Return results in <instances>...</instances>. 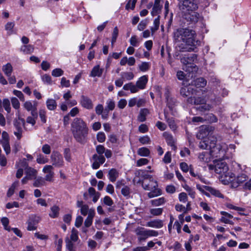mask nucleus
<instances>
[{"mask_svg":"<svg viewBox=\"0 0 251 251\" xmlns=\"http://www.w3.org/2000/svg\"><path fill=\"white\" fill-rule=\"evenodd\" d=\"M174 40L180 51H195L200 42L197 39L195 30L180 28L174 32Z\"/></svg>","mask_w":251,"mask_h":251,"instance_id":"nucleus-1","label":"nucleus"},{"mask_svg":"<svg viewBox=\"0 0 251 251\" xmlns=\"http://www.w3.org/2000/svg\"><path fill=\"white\" fill-rule=\"evenodd\" d=\"M217 142V139L216 136H211V138L208 140L201 141L199 146L201 149H209L213 158H222L228 150L227 145L223 142L216 144Z\"/></svg>","mask_w":251,"mask_h":251,"instance_id":"nucleus-2","label":"nucleus"},{"mask_svg":"<svg viewBox=\"0 0 251 251\" xmlns=\"http://www.w3.org/2000/svg\"><path fill=\"white\" fill-rule=\"evenodd\" d=\"M210 169H214L216 173L221 175L222 181L229 182L232 181V173L228 172V167L226 163L223 160H217L214 162V165H209Z\"/></svg>","mask_w":251,"mask_h":251,"instance_id":"nucleus-3","label":"nucleus"},{"mask_svg":"<svg viewBox=\"0 0 251 251\" xmlns=\"http://www.w3.org/2000/svg\"><path fill=\"white\" fill-rule=\"evenodd\" d=\"M143 176L144 177L142 183L143 188L146 190L150 191L148 194V197L151 198L160 195L161 191L158 188L157 182L152 176L149 175H145Z\"/></svg>","mask_w":251,"mask_h":251,"instance_id":"nucleus-4","label":"nucleus"},{"mask_svg":"<svg viewBox=\"0 0 251 251\" xmlns=\"http://www.w3.org/2000/svg\"><path fill=\"white\" fill-rule=\"evenodd\" d=\"M197 55L196 54L185 55L182 57L181 58V62L186 65L183 68V69L189 73L196 72L198 67L196 65L192 64V63L194 62L197 59Z\"/></svg>","mask_w":251,"mask_h":251,"instance_id":"nucleus-5","label":"nucleus"},{"mask_svg":"<svg viewBox=\"0 0 251 251\" xmlns=\"http://www.w3.org/2000/svg\"><path fill=\"white\" fill-rule=\"evenodd\" d=\"M214 126H200V129L197 134V137L199 139L208 140L213 135Z\"/></svg>","mask_w":251,"mask_h":251,"instance_id":"nucleus-6","label":"nucleus"},{"mask_svg":"<svg viewBox=\"0 0 251 251\" xmlns=\"http://www.w3.org/2000/svg\"><path fill=\"white\" fill-rule=\"evenodd\" d=\"M72 132L75 139L79 142L84 141L88 132L86 126H72Z\"/></svg>","mask_w":251,"mask_h":251,"instance_id":"nucleus-7","label":"nucleus"},{"mask_svg":"<svg viewBox=\"0 0 251 251\" xmlns=\"http://www.w3.org/2000/svg\"><path fill=\"white\" fill-rule=\"evenodd\" d=\"M179 9L183 12L186 13L191 10H196L198 8L197 4L192 0H178Z\"/></svg>","mask_w":251,"mask_h":251,"instance_id":"nucleus-8","label":"nucleus"},{"mask_svg":"<svg viewBox=\"0 0 251 251\" xmlns=\"http://www.w3.org/2000/svg\"><path fill=\"white\" fill-rule=\"evenodd\" d=\"M184 17L189 23V24H195L201 18L200 14L196 12L195 10L187 12L184 14Z\"/></svg>","mask_w":251,"mask_h":251,"instance_id":"nucleus-9","label":"nucleus"},{"mask_svg":"<svg viewBox=\"0 0 251 251\" xmlns=\"http://www.w3.org/2000/svg\"><path fill=\"white\" fill-rule=\"evenodd\" d=\"M52 165L57 167H61L64 165V161L61 154L58 152H53L50 156Z\"/></svg>","mask_w":251,"mask_h":251,"instance_id":"nucleus-10","label":"nucleus"},{"mask_svg":"<svg viewBox=\"0 0 251 251\" xmlns=\"http://www.w3.org/2000/svg\"><path fill=\"white\" fill-rule=\"evenodd\" d=\"M234 174L232 175V181H229L232 183V186L236 188L240 184L245 182L248 178L247 175L244 173H241L237 175L236 178H234Z\"/></svg>","mask_w":251,"mask_h":251,"instance_id":"nucleus-11","label":"nucleus"},{"mask_svg":"<svg viewBox=\"0 0 251 251\" xmlns=\"http://www.w3.org/2000/svg\"><path fill=\"white\" fill-rule=\"evenodd\" d=\"M147 229L142 227H137L135 232L138 236V240L140 241H145L148 238Z\"/></svg>","mask_w":251,"mask_h":251,"instance_id":"nucleus-12","label":"nucleus"},{"mask_svg":"<svg viewBox=\"0 0 251 251\" xmlns=\"http://www.w3.org/2000/svg\"><path fill=\"white\" fill-rule=\"evenodd\" d=\"M80 103L82 107L87 109H91L93 107L91 100L84 95H82L80 97Z\"/></svg>","mask_w":251,"mask_h":251,"instance_id":"nucleus-13","label":"nucleus"},{"mask_svg":"<svg viewBox=\"0 0 251 251\" xmlns=\"http://www.w3.org/2000/svg\"><path fill=\"white\" fill-rule=\"evenodd\" d=\"M148 81V77L146 75H143L138 78L135 84L138 91L146 88Z\"/></svg>","mask_w":251,"mask_h":251,"instance_id":"nucleus-14","label":"nucleus"},{"mask_svg":"<svg viewBox=\"0 0 251 251\" xmlns=\"http://www.w3.org/2000/svg\"><path fill=\"white\" fill-rule=\"evenodd\" d=\"M76 206L80 208V213L83 216L89 215L91 210H95L93 208H89L88 205L84 204L82 201H77L76 202Z\"/></svg>","mask_w":251,"mask_h":251,"instance_id":"nucleus-15","label":"nucleus"},{"mask_svg":"<svg viewBox=\"0 0 251 251\" xmlns=\"http://www.w3.org/2000/svg\"><path fill=\"white\" fill-rule=\"evenodd\" d=\"M53 167L51 165H46L43 169V171L44 173H46L47 175L45 177V179L46 181H51L52 178L54 176V173L52 171Z\"/></svg>","mask_w":251,"mask_h":251,"instance_id":"nucleus-16","label":"nucleus"},{"mask_svg":"<svg viewBox=\"0 0 251 251\" xmlns=\"http://www.w3.org/2000/svg\"><path fill=\"white\" fill-rule=\"evenodd\" d=\"M198 158L200 161L203 163H208L213 158L209 151H204L200 153Z\"/></svg>","mask_w":251,"mask_h":251,"instance_id":"nucleus-17","label":"nucleus"},{"mask_svg":"<svg viewBox=\"0 0 251 251\" xmlns=\"http://www.w3.org/2000/svg\"><path fill=\"white\" fill-rule=\"evenodd\" d=\"M95 111L97 115H100L103 119H106L108 117L107 110L104 109L103 105L101 104H98L96 106Z\"/></svg>","mask_w":251,"mask_h":251,"instance_id":"nucleus-18","label":"nucleus"},{"mask_svg":"<svg viewBox=\"0 0 251 251\" xmlns=\"http://www.w3.org/2000/svg\"><path fill=\"white\" fill-rule=\"evenodd\" d=\"M188 102L196 105H202L206 102V100L202 97H189L187 100Z\"/></svg>","mask_w":251,"mask_h":251,"instance_id":"nucleus-19","label":"nucleus"},{"mask_svg":"<svg viewBox=\"0 0 251 251\" xmlns=\"http://www.w3.org/2000/svg\"><path fill=\"white\" fill-rule=\"evenodd\" d=\"M160 1L161 0H155L154 5L151 12V14L152 16H156L160 13L162 8V6L160 4Z\"/></svg>","mask_w":251,"mask_h":251,"instance_id":"nucleus-20","label":"nucleus"},{"mask_svg":"<svg viewBox=\"0 0 251 251\" xmlns=\"http://www.w3.org/2000/svg\"><path fill=\"white\" fill-rule=\"evenodd\" d=\"M195 92L196 90H194L190 86L182 87L180 90V94L185 97H188L191 94H195Z\"/></svg>","mask_w":251,"mask_h":251,"instance_id":"nucleus-21","label":"nucleus"},{"mask_svg":"<svg viewBox=\"0 0 251 251\" xmlns=\"http://www.w3.org/2000/svg\"><path fill=\"white\" fill-rule=\"evenodd\" d=\"M103 72V69L100 68L99 65H97L93 68L90 74V76L93 77L96 76L101 77Z\"/></svg>","mask_w":251,"mask_h":251,"instance_id":"nucleus-22","label":"nucleus"},{"mask_svg":"<svg viewBox=\"0 0 251 251\" xmlns=\"http://www.w3.org/2000/svg\"><path fill=\"white\" fill-rule=\"evenodd\" d=\"M207 84L206 80L203 77H199L192 82V85L197 88H203Z\"/></svg>","mask_w":251,"mask_h":251,"instance_id":"nucleus-23","label":"nucleus"},{"mask_svg":"<svg viewBox=\"0 0 251 251\" xmlns=\"http://www.w3.org/2000/svg\"><path fill=\"white\" fill-rule=\"evenodd\" d=\"M163 136L165 138L168 145L172 147V150H176V147L175 145V141L172 135L165 132L163 133Z\"/></svg>","mask_w":251,"mask_h":251,"instance_id":"nucleus-24","label":"nucleus"},{"mask_svg":"<svg viewBox=\"0 0 251 251\" xmlns=\"http://www.w3.org/2000/svg\"><path fill=\"white\" fill-rule=\"evenodd\" d=\"M123 89L126 91H130L131 93H136L139 92L136 86V84H134L132 82L125 84Z\"/></svg>","mask_w":251,"mask_h":251,"instance_id":"nucleus-25","label":"nucleus"},{"mask_svg":"<svg viewBox=\"0 0 251 251\" xmlns=\"http://www.w3.org/2000/svg\"><path fill=\"white\" fill-rule=\"evenodd\" d=\"M163 222L160 220H155L148 222L146 226L151 227H154L157 228H161L163 226Z\"/></svg>","mask_w":251,"mask_h":251,"instance_id":"nucleus-26","label":"nucleus"},{"mask_svg":"<svg viewBox=\"0 0 251 251\" xmlns=\"http://www.w3.org/2000/svg\"><path fill=\"white\" fill-rule=\"evenodd\" d=\"M26 176L28 177L29 179L36 178L37 175V172L34 169L31 167H28L25 170Z\"/></svg>","mask_w":251,"mask_h":251,"instance_id":"nucleus-27","label":"nucleus"},{"mask_svg":"<svg viewBox=\"0 0 251 251\" xmlns=\"http://www.w3.org/2000/svg\"><path fill=\"white\" fill-rule=\"evenodd\" d=\"M95 215V210H91L89 215H88L87 218L85 219L84 222V225L86 227H89L90 226L93 222V219Z\"/></svg>","mask_w":251,"mask_h":251,"instance_id":"nucleus-28","label":"nucleus"},{"mask_svg":"<svg viewBox=\"0 0 251 251\" xmlns=\"http://www.w3.org/2000/svg\"><path fill=\"white\" fill-rule=\"evenodd\" d=\"M15 23L13 22H9L5 25V29L7 31V34L8 35H11L16 33V31H14Z\"/></svg>","mask_w":251,"mask_h":251,"instance_id":"nucleus-29","label":"nucleus"},{"mask_svg":"<svg viewBox=\"0 0 251 251\" xmlns=\"http://www.w3.org/2000/svg\"><path fill=\"white\" fill-rule=\"evenodd\" d=\"M2 70L7 77H9L13 72V67L10 63H7L2 66Z\"/></svg>","mask_w":251,"mask_h":251,"instance_id":"nucleus-30","label":"nucleus"},{"mask_svg":"<svg viewBox=\"0 0 251 251\" xmlns=\"http://www.w3.org/2000/svg\"><path fill=\"white\" fill-rule=\"evenodd\" d=\"M205 189L209 192L212 195L218 198H224V195L218 190L215 189L209 186H205Z\"/></svg>","mask_w":251,"mask_h":251,"instance_id":"nucleus-31","label":"nucleus"},{"mask_svg":"<svg viewBox=\"0 0 251 251\" xmlns=\"http://www.w3.org/2000/svg\"><path fill=\"white\" fill-rule=\"evenodd\" d=\"M115 107V102L112 99H108L106 101L105 110H107L108 116L110 111H112Z\"/></svg>","mask_w":251,"mask_h":251,"instance_id":"nucleus-32","label":"nucleus"},{"mask_svg":"<svg viewBox=\"0 0 251 251\" xmlns=\"http://www.w3.org/2000/svg\"><path fill=\"white\" fill-rule=\"evenodd\" d=\"M221 214L222 215L224 216L221 218L220 220L222 222L224 223L225 224L231 223V221L230 220V219L232 218L233 216L231 214L225 211H221Z\"/></svg>","mask_w":251,"mask_h":251,"instance_id":"nucleus-33","label":"nucleus"},{"mask_svg":"<svg viewBox=\"0 0 251 251\" xmlns=\"http://www.w3.org/2000/svg\"><path fill=\"white\" fill-rule=\"evenodd\" d=\"M119 176V173L115 169H111L108 173V178L109 180L113 182H115Z\"/></svg>","mask_w":251,"mask_h":251,"instance_id":"nucleus-34","label":"nucleus"},{"mask_svg":"<svg viewBox=\"0 0 251 251\" xmlns=\"http://www.w3.org/2000/svg\"><path fill=\"white\" fill-rule=\"evenodd\" d=\"M150 113L149 110L147 108L141 109L138 116V120L140 122H144L146 120V116Z\"/></svg>","mask_w":251,"mask_h":251,"instance_id":"nucleus-35","label":"nucleus"},{"mask_svg":"<svg viewBox=\"0 0 251 251\" xmlns=\"http://www.w3.org/2000/svg\"><path fill=\"white\" fill-rule=\"evenodd\" d=\"M60 208L57 205H53L50 208V212L49 216L51 218H55L58 217Z\"/></svg>","mask_w":251,"mask_h":251,"instance_id":"nucleus-36","label":"nucleus"},{"mask_svg":"<svg viewBox=\"0 0 251 251\" xmlns=\"http://www.w3.org/2000/svg\"><path fill=\"white\" fill-rule=\"evenodd\" d=\"M23 106L24 108L27 111H30V110L37 109L36 103L35 102L34 104H33L32 102L29 100L25 101L24 103Z\"/></svg>","mask_w":251,"mask_h":251,"instance_id":"nucleus-37","label":"nucleus"},{"mask_svg":"<svg viewBox=\"0 0 251 251\" xmlns=\"http://www.w3.org/2000/svg\"><path fill=\"white\" fill-rule=\"evenodd\" d=\"M34 179L35 181L33 184L34 187H39L45 185L46 179H45V178H43L41 176H39L37 177L36 176V178H34Z\"/></svg>","mask_w":251,"mask_h":251,"instance_id":"nucleus-38","label":"nucleus"},{"mask_svg":"<svg viewBox=\"0 0 251 251\" xmlns=\"http://www.w3.org/2000/svg\"><path fill=\"white\" fill-rule=\"evenodd\" d=\"M46 105L50 110H54L56 108L57 103L53 99H48L46 101Z\"/></svg>","mask_w":251,"mask_h":251,"instance_id":"nucleus-39","label":"nucleus"},{"mask_svg":"<svg viewBox=\"0 0 251 251\" xmlns=\"http://www.w3.org/2000/svg\"><path fill=\"white\" fill-rule=\"evenodd\" d=\"M20 50L25 54H31L33 52L34 47L31 45H24L21 47Z\"/></svg>","mask_w":251,"mask_h":251,"instance_id":"nucleus-40","label":"nucleus"},{"mask_svg":"<svg viewBox=\"0 0 251 251\" xmlns=\"http://www.w3.org/2000/svg\"><path fill=\"white\" fill-rule=\"evenodd\" d=\"M122 79L125 80H131L133 79L134 75L132 72H125L121 74Z\"/></svg>","mask_w":251,"mask_h":251,"instance_id":"nucleus-41","label":"nucleus"},{"mask_svg":"<svg viewBox=\"0 0 251 251\" xmlns=\"http://www.w3.org/2000/svg\"><path fill=\"white\" fill-rule=\"evenodd\" d=\"M2 107L4 108L5 110L8 113H9L11 112V106H10V102L9 99L6 98L2 100Z\"/></svg>","mask_w":251,"mask_h":251,"instance_id":"nucleus-42","label":"nucleus"},{"mask_svg":"<svg viewBox=\"0 0 251 251\" xmlns=\"http://www.w3.org/2000/svg\"><path fill=\"white\" fill-rule=\"evenodd\" d=\"M137 153L140 156H148L149 155L150 151L148 148L142 147L138 150Z\"/></svg>","mask_w":251,"mask_h":251,"instance_id":"nucleus-43","label":"nucleus"},{"mask_svg":"<svg viewBox=\"0 0 251 251\" xmlns=\"http://www.w3.org/2000/svg\"><path fill=\"white\" fill-rule=\"evenodd\" d=\"M160 16H158V17L154 19L153 21V25L151 26V29L152 33H154L156 30H157L159 28V25H160Z\"/></svg>","mask_w":251,"mask_h":251,"instance_id":"nucleus-44","label":"nucleus"},{"mask_svg":"<svg viewBox=\"0 0 251 251\" xmlns=\"http://www.w3.org/2000/svg\"><path fill=\"white\" fill-rule=\"evenodd\" d=\"M1 144L6 153V154L7 155L10 153L11 151V149L9 145V141H0Z\"/></svg>","mask_w":251,"mask_h":251,"instance_id":"nucleus-45","label":"nucleus"},{"mask_svg":"<svg viewBox=\"0 0 251 251\" xmlns=\"http://www.w3.org/2000/svg\"><path fill=\"white\" fill-rule=\"evenodd\" d=\"M151 67V64L149 62H143L141 64L139 65L138 67L140 70L142 72H145L149 70Z\"/></svg>","mask_w":251,"mask_h":251,"instance_id":"nucleus-46","label":"nucleus"},{"mask_svg":"<svg viewBox=\"0 0 251 251\" xmlns=\"http://www.w3.org/2000/svg\"><path fill=\"white\" fill-rule=\"evenodd\" d=\"M41 79L44 83L51 85L52 81L51 76L47 74H44L41 76Z\"/></svg>","mask_w":251,"mask_h":251,"instance_id":"nucleus-47","label":"nucleus"},{"mask_svg":"<svg viewBox=\"0 0 251 251\" xmlns=\"http://www.w3.org/2000/svg\"><path fill=\"white\" fill-rule=\"evenodd\" d=\"M18 184H19V181H15L12 184L10 188L8 189L7 193V196L8 197H11L14 194L15 189L18 186Z\"/></svg>","mask_w":251,"mask_h":251,"instance_id":"nucleus-48","label":"nucleus"},{"mask_svg":"<svg viewBox=\"0 0 251 251\" xmlns=\"http://www.w3.org/2000/svg\"><path fill=\"white\" fill-rule=\"evenodd\" d=\"M41 218L40 217L35 215H32L29 217L28 221L36 226L39 222Z\"/></svg>","mask_w":251,"mask_h":251,"instance_id":"nucleus-49","label":"nucleus"},{"mask_svg":"<svg viewBox=\"0 0 251 251\" xmlns=\"http://www.w3.org/2000/svg\"><path fill=\"white\" fill-rule=\"evenodd\" d=\"M93 159L94 160H97L100 164H102L105 161V157L103 155H98L97 154H95L93 155Z\"/></svg>","mask_w":251,"mask_h":251,"instance_id":"nucleus-50","label":"nucleus"},{"mask_svg":"<svg viewBox=\"0 0 251 251\" xmlns=\"http://www.w3.org/2000/svg\"><path fill=\"white\" fill-rule=\"evenodd\" d=\"M1 222L4 226L5 230L10 231L11 230V227L8 226L9 220L6 217H3L1 219Z\"/></svg>","mask_w":251,"mask_h":251,"instance_id":"nucleus-51","label":"nucleus"},{"mask_svg":"<svg viewBox=\"0 0 251 251\" xmlns=\"http://www.w3.org/2000/svg\"><path fill=\"white\" fill-rule=\"evenodd\" d=\"M64 71L60 68H56L52 71L51 75L54 77H59L62 75Z\"/></svg>","mask_w":251,"mask_h":251,"instance_id":"nucleus-52","label":"nucleus"},{"mask_svg":"<svg viewBox=\"0 0 251 251\" xmlns=\"http://www.w3.org/2000/svg\"><path fill=\"white\" fill-rule=\"evenodd\" d=\"M39 117L43 124L46 122V111L44 109H41L39 111Z\"/></svg>","mask_w":251,"mask_h":251,"instance_id":"nucleus-53","label":"nucleus"},{"mask_svg":"<svg viewBox=\"0 0 251 251\" xmlns=\"http://www.w3.org/2000/svg\"><path fill=\"white\" fill-rule=\"evenodd\" d=\"M204 120L209 123H215L217 121V117L212 113L209 114L206 116Z\"/></svg>","mask_w":251,"mask_h":251,"instance_id":"nucleus-54","label":"nucleus"},{"mask_svg":"<svg viewBox=\"0 0 251 251\" xmlns=\"http://www.w3.org/2000/svg\"><path fill=\"white\" fill-rule=\"evenodd\" d=\"M11 101L12 106L16 109H19L20 107V103L19 100L15 97H12L11 98Z\"/></svg>","mask_w":251,"mask_h":251,"instance_id":"nucleus-55","label":"nucleus"},{"mask_svg":"<svg viewBox=\"0 0 251 251\" xmlns=\"http://www.w3.org/2000/svg\"><path fill=\"white\" fill-rule=\"evenodd\" d=\"M23 131V129L22 126H16L14 133L17 136L18 139L19 140L21 139Z\"/></svg>","mask_w":251,"mask_h":251,"instance_id":"nucleus-56","label":"nucleus"},{"mask_svg":"<svg viewBox=\"0 0 251 251\" xmlns=\"http://www.w3.org/2000/svg\"><path fill=\"white\" fill-rule=\"evenodd\" d=\"M165 202V199L163 197L157 199H155L152 201V204L154 206H159L163 204Z\"/></svg>","mask_w":251,"mask_h":251,"instance_id":"nucleus-57","label":"nucleus"},{"mask_svg":"<svg viewBox=\"0 0 251 251\" xmlns=\"http://www.w3.org/2000/svg\"><path fill=\"white\" fill-rule=\"evenodd\" d=\"M129 42L132 47H137L139 44V41L135 35H133L131 37Z\"/></svg>","mask_w":251,"mask_h":251,"instance_id":"nucleus-58","label":"nucleus"},{"mask_svg":"<svg viewBox=\"0 0 251 251\" xmlns=\"http://www.w3.org/2000/svg\"><path fill=\"white\" fill-rule=\"evenodd\" d=\"M211 108V106L205 103L202 104L201 106H199L198 108V110L201 112H205L206 111H209Z\"/></svg>","mask_w":251,"mask_h":251,"instance_id":"nucleus-59","label":"nucleus"},{"mask_svg":"<svg viewBox=\"0 0 251 251\" xmlns=\"http://www.w3.org/2000/svg\"><path fill=\"white\" fill-rule=\"evenodd\" d=\"M136 2L137 0H129L126 6V10H128L129 9L132 10L134 9Z\"/></svg>","mask_w":251,"mask_h":251,"instance_id":"nucleus-60","label":"nucleus"},{"mask_svg":"<svg viewBox=\"0 0 251 251\" xmlns=\"http://www.w3.org/2000/svg\"><path fill=\"white\" fill-rule=\"evenodd\" d=\"M78 231L76 229L73 228L72 230L71 235V241L74 242H75L78 239Z\"/></svg>","mask_w":251,"mask_h":251,"instance_id":"nucleus-61","label":"nucleus"},{"mask_svg":"<svg viewBox=\"0 0 251 251\" xmlns=\"http://www.w3.org/2000/svg\"><path fill=\"white\" fill-rule=\"evenodd\" d=\"M14 95L16 96L21 101H25V97L22 92L20 91L14 90L13 91Z\"/></svg>","mask_w":251,"mask_h":251,"instance_id":"nucleus-62","label":"nucleus"},{"mask_svg":"<svg viewBox=\"0 0 251 251\" xmlns=\"http://www.w3.org/2000/svg\"><path fill=\"white\" fill-rule=\"evenodd\" d=\"M64 157L65 159L68 161L71 162V154L70 150L68 148H66L64 150Z\"/></svg>","mask_w":251,"mask_h":251,"instance_id":"nucleus-63","label":"nucleus"},{"mask_svg":"<svg viewBox=\"0 0 251 251\" xmlns=\"http://www.w3.org/2000/svg\"><path fill=\"white\" fill-rule=\"evenodd\" d=\"M163 160L164 162L166 164L170 163L171 162L172 158L170 152L168 151L165 153Z\"/></svg>","mask_w":251,"mask_h":251,"instance_id":"nucleus-64","label":"nucleus"}]
</instances>
